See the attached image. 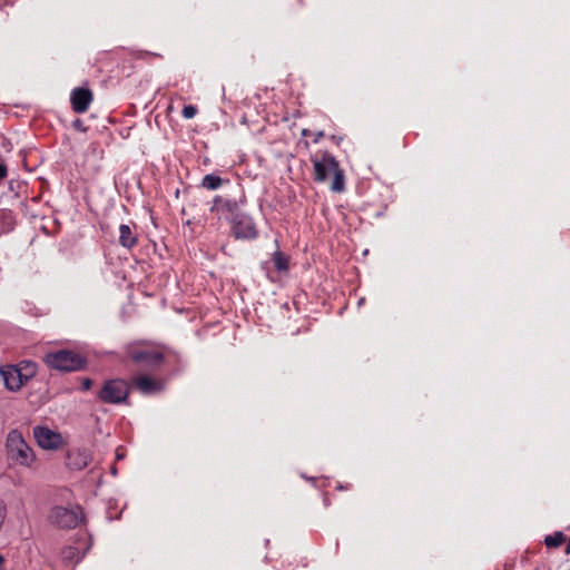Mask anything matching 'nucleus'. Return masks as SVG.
<instances>
[{"mask_svg": "<svg viewBox=\"0 0 570 570\" xmlns=\"http://www.w3.org/2000/svg\"><path fill=\"white\" fill-rule=\"evenodd\" d=\"M314 168V180L324 183L328 175H333L331 189L335 193H342L345 189V177L343 170L340 168L338 161L330 153L314 155L311 158Z\"/></svg>", "mask_w": 570, "mask_h": 570, "instance_id": "nucleus-1", "label": "nucleus"}, {"mask_svg": "<svg viewBox=\"0 0 570 570\" xmlns=\"http://www.w3.org/2000/svg\"><path fill=\"white\" fill-rule=\"evenodd\" d=\"M6 450L9 461L23 468H33L37 456L20 431L11 430L8 433L6 439Z\"/></svg>", "mask_w": 570, "mask_h": 570, "instance_id": "nucleus-2", "label": "nucleus"}, {"mask_svg": "<svg viewBox=\"0 0 570 570\" xmlns=\"http://www.w3.org/2000/svg\"><path fill=\"white\" fill-rule=\"evenodd\" d=\"M48 520L60 530H73L83 521V512L80 507H53Z\"/></svg>", "mask_w": 570, "mask_h": 570, "instance_id": "nucleus-3", "label": "nucleus"}, {"mask_svg": "<svg viewBox=\"0 0 570 570\" xmlns=\"http://www.w3.org/2000/svg\"><path fill=\"white\" fill-rule=\"evenodd\" d=\"M45 362L51 368L63 372L80 370L83 364L79 354L66 350L48 353L45 356Z\"/></svg>", "mask_w": 570, "mask_h": 570, "instance_id": "nucleus-4", "label": "nucleus"}, {"mask_svg": "<svg viewBox=\"0 0 570 570\" xmlns=\"http://www.w3.org/2000/svg\"><path fill=\"white\" fill-rule=\"evenodd\" d=\"M4 385L10 391H18L35 374V365L27 364L23 368L9 365L1 368Z\"/></svg>", "mask_w": 570, "mask_h": 570, "instance_id": "nucleus-5", "label": "nucleus"}, {"mask_svg": "<svg viewBox=\"0 0 570 570\" xmlns=\"http://www.w3.org/2000/svg\"><path fill=\"white\" fill-rule=\"evenodd\" d=\"M129 390L130 387L127 382L110 380L104 384L99 397L106 403H121L127 400Z\"/></svg>", "mask_w": 570, "mask_h": 570, "instance_id": "nucleus-6", "label": "nucleus"}, {"mask_svg": "<svg viewBox=\"0 0 570 570\" xmlns=\"http://www.w3.org/2000/svg\"><path fill=\"white\" fill-rule=\"evenodd\" d=\"M32 433L37 444L45 450H58L62 446L61 434L47 426L37 425Z\"/></svg>", "mask_w": 570, "mask_h": 570, "instance_id": "nucleus-7", "label": "nucleus"}, {"mask_svg": "<svg viewBox=\"0 0 570 570\" xmlns=\"http://www.w3.org/2000/svg\"><path fill=\"white\" fill-rule=\"evenodd\" d=\"M232 233L237 239H254L257 230L253 219L245 214H237L232 222Z\"/></svg>", "mask_w": 570, "mask_h": 570, "instance_id": "nucleus-8", "label": "nucleus"}, {"mask_svg": "<svg viewBox=\"0 0 570 570\" xmlns=\"http://www.w3.org/2000/svg\"><path fill=\"white\" fill-rule=\"evenodd\" d=\"M128 355L135 363L146 367H157L163 362V353L154 348H132Z\"/></svg>", "mask_w": 570, "mask_h": 570, "instance_id": "nucleus-9", "label": "nucleus"}, {"mask_svg": "<svg viewBox=\"0 0 570 570\" xmlns=\"http://www.w3.org/2000/svg\"><path fill=\"white\" fill-rule=\"evenodd\" d=\"M72 109L82 114L88 110L92 101V92L86 88H75L70 96Z\"/></svg>", "mask_w": 570, "mask_h": 570, "instance_id": "nucleus-10", "label": "nucleus"}, {"mask_svg": "<svg viewBox=\"0 0 570 570\" xmlns=\"http://www.w3.org/2000/svg\"><path fill=\"white\" fill-rule=\"evenodd\" d=\"M132 386L144 395H151L163 390V383L148 375H138L132 380Z\"/></svg>", "mask_w": 570, "mask_h": 570, "instance_id": "nucleus-11", "label": "nucleus"}, {"mask_svg": "<svg viewBox=\"0 0 570 570\" xmlns=\"http://www.w3.org/2000/svg\"><path fill=\"white\" fill-rule=\"evenodd\" d=\"M82 543L76 541V546H68L61 549L60 556L62 561L78 563L85 557L86 551H82Z\"/></svg>", "mask_w": 570, "mask_h": 570, "instance_id": "nucleus-12", "label": "nucleus"}, {"mask_svg": "<svg viewBox=\"0 0 570 570\" xmlns=\"http://www.w3.org/2000/svg\"><path fill=\"white\" fill-rule=\"evenodd\" d=\"M90 454L85 450H76L68 454V464L71 469L82 470L88 466Z\"/></svg>", "mask_w": 570, "mask_h": 570, "instance_id": "nucleus-13", "label": "nucleus"}, {"mask_svg": "<svg viewBox=\"0 0 570 570\" xmlns=\"http://www.w3.org/2000/svg\"><path fill=\"white\" fill-rule=\"evenodd\" d=\"M119 243L122 247L131 248L136 245L137 238L134 235L130 226L121 224L119 226Z\"/></svg>", "mask_w": 570, "mask_h": 570, "instance_id": "nucleus-14", "label": "nucleus"}, {"mask_svg": "<svg viewBox=\"0 0 570 570\" xmlns=\"http://www.w3.org/2000/svg\"><path fill=\"white\" fill-rule=\"evenodd\" d=\"M223 184V180L219 176L208 174L202 180V186L209 190L218 189Z\"/></svg>", "mask_w": 570, "mask_h": 570, "instance_id": "nucleus-15", "label": "nucleus"}, {"mask_svg": "<svg viewBox=\"0 0 570 570\" xmlns=\"http://www.w3.org/2000/svg\"><path fill=\"white\" fill-rule=\"evenodd\" d=\"M273 263L277 271H286L288 267L287 258L281 252L274 253Z\"/></svg>", "mask_w": 570, "mask_h": 570, "instance_id": "nucleus-16", "label": "nucleus"}, {"mask_svg": "<svg viewBox=\"0 0 570 570\" xmlns=\"http://www.w3.org/2000/svg\"><path fill=\"white\" fill-rule=\"evenodd\" d=\"M234 204H232L229 200H224L222 197L217 196L214 199V205L212 207V210H219V209H227L232 210Z\"/></svg>", "mask_w": 570, "mask_h": 570, "instance_id": "nucleus-17", "label": "nucleus"}, {"mask_svg": "<svg viewBox=\"0 0 570 570\" xmlns=\"http://www.w3.org/2000/svg\"><path fill=\"white\" fill-rule=\"evenodd\" d=\"M567 537H544L547 548H558L566 542Z\"/></svg>", "mask_w": 570, "mask_h": 570, "instance_id": "nucleus-18", "label": "nucleus"}, {"mask_svg": "<svg viewBox=\"0 0 570 570\" xmlns=\"http://www.w3.org/2000/svg\"><path fill=\"white\" fill-rule=\"evenodd\" d=\"M183 117L186 119H191L197 114V108L193 105H187L181 110Z\"/></svg>", "mask_w": 570, "mask_h": 570, "instance_id": "nucleus-19", "label": "nucleus"}, {"mask_svg": "<svg viewBox=\"0 0 570 570\" xmlns=\"http://www.w3.org/2000/svg\"><path fill=\"white\" fill-rule=\"evenodd\" d=\"M92 381L90 379H85L82 381V390L87 391L91 387Z\"/></svg>", "mask_w": 570, "mask_h": 570, "instance_id": "nucleus-20", "label": "nucleus"}, {"mask_svg": "<svg viewBox=\"0 0 570 570\" xmlns=\"http://www.w3.org/2000/svg\"><path fill=\"white\" fill-rule=\"evenodd\" d=\"M7 176V167L3 164H0V179Z\"/></svg>", "mask_w": 570, "mask_h": 570, "instance_id": "nucleus-21", "label": "nucleus"}, {"mask_svg": "<svg viewBox=\"0 0 570 570\" xmlns=\"http://www.w3.org/2000/svg\"><path fill=\"white\" fill-rule=\"evenodd\" d=\"M4 558L0 554V570H2Z\"/></svg>", "mask_w": 570, "mask_h": 570, "instance_id": "nucleus-22", "label": "nucleus"}, {"mask_svg": "<svg viewBox=\"0 0 570 570\" xmlns=\"http://www.w3.org/2000/svg\"><path fill=\"white\" fill-rule=\"evenodd\" d=\"M322 136H323V132H322V131H320V132L317 134V138L315 139V141H317V140H318V138H321Z\"/></svg>", "mask_w": 570, "mask_h": 570, "instance_id": "nucleus-23", "label": "nucleus"}, {"mask_svg": "<svg viewBox=\"0 0 570 570\" xmlns=\"http://www.w3.org/2000/svg\"><path fill=\"white\" fill-rule=\"evenodd\" d=\"M122 458H124V456H122V454L117 453V459H118V460H120V459H122Z\"/></svg>", "mask_w": 570, "mask_h": 570, "instance_id": "nucleus-24", "label": "nucleus"}, {"mask_svg": "<svg viewBox=\"0 0 570 570\" xmlns=\"http://www.w3.org/2000/svg\"><path fill=\"white\" fill-rule=\"evenodd\" d=\"M553 534L559 535V534H562V532L556 531Z\"/></svg>", "mask_w": 570, "mask_h": 570, "instance_id": "nucleus-25", "label": "nucleus"}]
</instances>
